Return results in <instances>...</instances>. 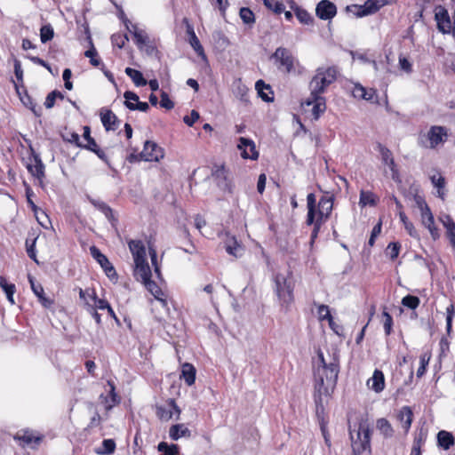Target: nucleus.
Returning <instances> with one entry per match:
<instances>
[{
  "label": "nucleus",
  "mask_w": 455,
  "mask_h": 455,
  "mask_svg": "<svg viewBox=\"0 0 455 455\" xmlns=\"http://www.w3.org/2000/svg\"><path fill=\"white\" fill-rule=\"evenodd\" d=\"M435 18L437 22L439 31L443 34H449L451 31V21L445 8L443 6L436 7Z\"/></svg>",
  "instance_id": "obj_14"
},
{
  "label": "nucleus",
  "mask_w": 455,
  "mask_h": 455,
  "mask_svg": "<svg viewBox=\"0 0 455 455\" xmlns=\"http://www.w3.org/2000/svg\"><path fill=\"white\" fill-rule=\"evenodd\" d=\"M128 246L134 261V277L137 281H140L156 299L165 305V300L161 298L163 295L161 288L151 280L152 273L147 261L146 248L143 242L140 240H130Z\"/></svg>",
  "instance_id": "obj_2"
},
{
  "label": "nucleus",
  "mask_w": 455,
  "mask_h": 455,
  "mask_svg": "<svg viewBox=\"0 0 455 455\" xmlns=\"http://www.w3.org/2000/svg\"><path fill=\"white\" fill-rule=\"evenodd\" d=\"M84 55L90 59V63L94 66V67H98L100 64V59L99 58L98 56V52L96 51V49L93 47V45L92 44V47L91 49L87 50L85 52H84Z\"/></svg>",
  "instance_id": "obj_49"
},
{
  "label": "nucleus",
  "mask_w": 455,
  "mask_h": 455,
  "mask_svg": "<svg viewBox=\"0 0 455 455\" xmlns=\"http://www.w3.org/2000/svg\"><path fill=\"white\" fill-rule=\"evenodd\" d=\"M379 9V6L371 1H367L363 6H360V12L358 13V16H366L371 13H374Z\"/></svg>",
  "instance_id": "obj_44"
},
{
  "label": "nucleus",
  "mask_w": 455,
  "mask_h": 455,
  "mask_svg": "<svg viewBox=\"0 0 455 455\" xmlns=\"http://www.w3.org/2000/svg\"><path fill=\"white\" fill-rule=\"evenodd\" d=\"M399 66L400 68L405 71L406 73H411L412 71V66L405 57H399Z\"/></svg>",
  "instance_id": "obj_64"
},
{
  "label": "nucleus",
  "mask_w": 455,
  "mask_h": 455,
  "mask_svg": "<svg viewBox=\"0 0 455 455\" xmlns=\"http://www.w3.org/2000/svg\"><path fill=\"white\" fill-rule=\"evenodd\" d=\"M438 445L443 450H449L455 443L453 435L445 430H442L437 434Z\"/></svg>",
  "instance_id": "obj_33"
},
{
  "label": "nucleus",
  "mask_w": 455,
  "mask_h": 455,
  "mask_svg": "<svg viewBox=\"0 0 455 455\" xmlns=\"http://www.w3.org/2000/svg\"><path fill=\"white\" fill-rule=\"evenodd\" d=\"M358 438L361 440L360 447H357L358 443L356 441L353 442V448L358 450V451H365L370 447V437L371 430L368 427L361 426L358 430Z\"/></svg>",
  "instance_id": "obj_22"
},
{
  "label": "nucleus",
  "mask_w": 455,
  "mask_h": 455,
  "mask_svg": "<svg viewBox=\"0 0 455 455\" xmlns=\"http://www.w3.org/2000/svg\"><path fill=\"white\" fill-rule=\"evenodd\" d=\"M181 411L173 399H169L165 405L156 406V414L163 421H168L175 416V419H180Z\"/></svg>",
  "instance_id": "obj_8"
},
{
  "label": "nucleus",
  "mask_w": 455,
  "mask_h": 455,
  "mask_svg": "<svg viewBox=\"0 0 455 455\" xmlns=\"http://www.w3.org/2000/svg\"><path fill=\"white\" fill-rule=\"evenodd\" d=\"M413 419V413L411 409L409 406H403L401 408L397 414V419L402 425V427L408 432Z\"/></svg>",
  "instance_id": "obj_26"
},
{
  "label": "nucleus",
  "mask_w": 455,
  "mask_h": 455,
  "mask_svg": "<svg viewBox=\"0 0 455 455\" xmlns=\"http://www.w3.org/2000/svg\"><path fill=\"white\" fill-rule=\"evenodd\" d=\"M377 148L380 154L382 163L385 165L388 166V168L390 169L392 172V179L394 180H397L399 177V172L396 168V164L395 163L392 152L387 147L380 143L377 145Z\"/></svg>",
  "instance_id": "obj_11"
},
{
  "label": "nucleus",
  "mask_w": 455,
  "mask_h": 455,
  "mask_svg": "<svg viewBox=\"0 0 455 455\" xmlns=\"http://www.w3.org/2000/svg\"><path fill=\"white\" fill-rule=\"evenodd\" d=\"M333 208V196H323L318 202V208L316 209L317 218L316 220L325 222Z\"/></svg>",
  "instance_id": "obj_12"
},
{
  "label": "nucleus",
  "mask_w": 455,
  "mask_h": 455,
  "mask_svg": "<svg viewBox=\"0 0 455 455\" xmlns=\"http://www.w3.org/2000/svg\"><path fill=\"white\" fill-rule=\"evenodd\" d=\"M430 358H431V354L429 352H425L420 355V365L417 371L418 378H421L425 374V372L427 371V366L428 365Z\"/></svg>",
  "instance_id": "obj_41"
},
{
  "label": "nucleus",
  "mask_w": 455,
  "mask_h": 455,
  "mask_svg": "<svg viewBox=\"0 0 455 455\" xmlns=\"http://www.w3.org/2000/svg\"><path fill=\"white\" fill-rule=\"evenodd\" d=\"M62 137L64 140L80 146V136L76 132H68Z\"/></svg>",
  "instance_id": "obj_59"
},
{
  "label": "nucleus",
  "mask_w": 455,
  "mask_h": 455,
  "mask_svg": "<svg viewBox=\"0 0 455 455\" xmlns=\"http://www.w3.org/2000/svg\"><path fill=\"white\" fill-rule=\"evenodd\" d=\"M28 281L33 292L38 298L41 304L46 308L50 307L52 305L53 301L44 296V291L42 285L39 283H36L35 280L31 276H28Z\"/></svg>",
  "instance_id": "obj_24"
},
{
  "label": "nucleus",
  "mask_w": 455,
  "mask_h": 455,
  "mask_svg": "<svg viewBox=\"0 0 455 455\" xmlns=\"http://www.w3.org/2000/svg\"><path fill=\"white\" fill-rule=\"evenodd\" d=\"M296 17L299 20L300 23L303 24H311L313 22L312 16L303 9H297L296 10Z\"/></svg>",
  "instance_id": "obj_52"
},
{
  "label": "nucleus",
  "mask_w": 455,
  "mask_h": 455,
  "mask_svg": "<svg viewBox=\"0 0 455 455\" xmlns=\"http://www.w3.org/2000/svg\"><path fill=\"white\" fill-rule=\"evenodd\" d=\"M127 108L130 110H139L141 112H147L149 109V106L147 102L138 101L136 104H127Z\"/></svg>",
  "instance_id": "obj_63"
},
{
  "label": "nucleus",
  "mask_w": 455,
  "mask_h": 455,
  "mask_svg": "<svg viewBox=\"0 0 455 455\" xmlns=\"http://www.w3.org/2000/svg\"><path fill=\"white\" fill-rule=\"evenodd\" d=\"M271 59L275 61L278 69L291 73L295 70L297 60L291 52L284 47H278L272 54Z\"/></svg>",
  "instance_id": "obj_7"
},
{
  "label": "nucleus",
  "mask_w": 455,
  "mask_h": 455,
  "mask_svg": "<svg viewBox=\"0 0 455 455\" xmlns=\"http://www.w3.org/2000/svg\"><path fill=\"white\" fill-rule=\"evenodd\" d=\"M56 98H60L62 99L63 98V95L61 94V92H58V91H53L52 92H50L46 99H45V101H44V106L46 108H52L54 104H55V100Z\"/></svg>",
  "instance_id": "obj_54"
},
{
  "label": "nucleus",
  "mask_w": 455,
  "mask_h": 455,
  "mask_svg": "<svg viewBox=\"0 0 455 455\" xmlns=\"http://www.w3.org/2000/svg\"><path fill=\"white\" fill-rule=\"evenodd\" d=\"M160 106L166 109H172L174 108V103L169 98L168 94L165 92H162L161 93V100Z\"/></svg>",
  "instance_id": "obj_58"
},
{
  "label": "nucleus",
  "mask_w": 455,
  "mask_h": 455,
  "mask_svg": "<svg viewBox=\"0 0 455 455\" xmlns=\"http://www.w3.org/2000/svg\"><path fill=\"white\" fill-rule=\"evenodd\" d=\"M239 15L245 24L252 25L255 22L254 13L247 7L241 8Z\"/></svg>",
  "instance_id": "obj_42"
},
{
  "label": "nucleus",
  "mask_w": 455,
  "mask_h": 455,
  "mask_svg": "<svg viewBox=\"0 0 455 455\" xmlns=\"http://www.w3.org/2000/svg\"><path fill=\"white\" fill-rule=\"evenodd\" d=\"M448 139V129L441 125H432L426 133L418 138V144L421 148L435 149L445 143Z\"/></svg>",
  "instance_id": "obj_5"
},
{
  "label": "nucleus",
  "mask_w": 455,
  "mask_h": 455,
  "mask_svg": "<svg viewBox=\"0 0 455 455\" xmlns=\"http://www.w3.org/2000/svg\"><path fill=\"white\" fill-rule=\"evenodd\" d=\"M91 299L94 301L95 307L101 310L108 309L109 315L113 317H116L115 313L110 305L108 304V302L105 299H97L94 291L92 292Z\"/></svg>",
  "instance_id": "obj_40"
},
{
  "label": "nucleus",
  "mask_w": 455,
  "mask_h": 455,
  "mask_svg": "<svg viewBox=\"0 0 455 455\" xmlns=\"http://www.w3.org/2000/svg\"><path fill=\"white\" fill-rule=\"evenodd\" d=\"M376 428L385 438H391L394 436L395 430L390 422L385 418L377 419Z\"/></svg>",
  "instance_id": "obj_30"
},
{
  "label": "nucleus",
  "mask_w": 455,
  "mask_h": 455,
  "mask_svg": "<svg viewBox=\"0 0 455 455\" xmlns=\"http://www.w3.org/2000/svg\"><path fill=\"white\" fill-rule=\"evenodd\" d=\"M264 4L274 12L280 14L284 11L283 3L275 0H264Z\"/></svg>",
  "instance_id": "obj_47"
},
{
  "label": "nucleus",
  "mask_w": 455,
  "mask_h": 455,
  "mask_svg": "<svg viewBox=\"0 0 455 455\" xmlns=\"http://www.w3.org/2000/svg\"><path fill=\"white\" fill-rule=\"evenodd\" d=\"M169 435L171 439L177 441L181 437H190L191 431L184 424H176L170 427Z\"/></svg>",
  "instance_id": "obj_28"
},
{
  "label": "nucleus",
  "mask_w": 455,
  "mask_h": 455,
  "mask_svg": "<svg viewBox=\"0 0 455 455\" xmlns=\"http://www.w3.org/2000/svg\"><path fill=\"white\" fill-rule=\"evenodd\" d=\"M238 148L241 151V156L244 159L256 160L259 157V153L255 148L254 142L243 137L239 139Z\"/></svg>",
  "instance_id": "obj_15"
},
{
  "label": "nucleus",
  "mask_w": 455,
  "mask_h": 455,
  "mask_svg": "<svg viewBox=\"0 0 455 455\" xmlns=\"http://www.w3.org/2000/svg\"><path fill=\"white\" fill-rule=\"evenodd\" d=\"M0 287L6 294V298L8 301L13 305L15 304L13 295L16 291V287L13 283H8L6 279L3 276H0Z\"/></svg>",
  "instance_id": "obj_37"
},
{
  "label": "nucleus",
  "mask_w": 455,
  "mask_h": 455,
  "mask_svg": "<svg viewBox=\"0 0 455 455\" xmlns=\"http://www.w3.org/2000/svg\"><path fill=\"white\" fill-rule=\"evenodd\" d=\"M187 32L189 35V44L192 48L198 53V55L204 56V48L194 31V28L189 24L187 26Z\"/></svg>",
  "instance_id": "obj_34"
},
{
  "label": "nucleus",
  "mask_w": 455,
  "mask_h": 455,
  "mask_svg": "<svg viewBox=\"0 0 455 455\" xmlns=\"http://www.w3.org/2000/svg\"><path fill=\"white\" fill-rule=\"evenodd\" d=\"M315 12L321 20H331L336 15L337 8L333 3L322 0L317 4Z\"/></svg>",
  "instance_id": "obj_16"
},
{
  "label": "nucleus",
  "mask_w": 455,
  "mask_h": 455,
  "mask_svg": "<svg viewBox=\"0 0 455 455\" xmlns=\"http://www.w3.org/2000/svg\"><path fill=\"white\" fill-rule=\"evenodd\" d=\"M90 202L94 207L100 211L109 220L113 219L111 208L102 201L96 199H90Z\"/></svg>",
  "instance_id": "obj_39"
},
{
  "label": "nucleus",
  "mask_w": 455,
  "mask_h": 455,
  "mask_svg": "<svg viewBox=\"0 0 455 455\" xmlns=\"http://www.w3.org/2000/svg\"><path fill=\"white\" fill-rule=\"evenodd\" d=\"M28 172L37 180H42L44 177V165L38 155H34L27 166Z\"/></svg>",
  "instance_id": "obj_18"
},
{
  "label": "nucleus",
  "mask_w": 455,
  "mask_h": 455,
  "mask_svg": "<svg viewBox=\"0 0 455 455\" xmlns=\"http://www.w3.org/2000/svg\"><path fill=\"white\" fill-rule=\"evenodd\" d=\"M125 99L124 105L127 108V104H136L139 101V96L131 91H127L124 93Z\"/></svg>",
  "instance_id": "obj_60"
},
{
  "label": "nucleus",
  "mask_w": 455,
  "mask_h": 455,
  "mask_svg": "<svg viewBox=\"0 0 455 455\" xmlns=\"http://www.w3.org/2000/svg\"><path fill=\"white\" fill-rule=\"evenodd\" d=\"M431 181H432V184L438 188V196L441 197V198H443V188H444V184H445V180L443 177H442L441 175L439 176H435V175H433L431 177Z\"/></svg>",
  "instance_id": "obj_50"
},
{
  "label": "nucleus",
  "mask_w": 455,
  "mask_h": 455,
  "mask_svg": "<svg viewBox=\"0 0 455 455\" xmlns=\"http://www.w3.org/2000/svg\"><path fill=\"white\" fill-rule=\"evenodd\" d=\"M421 222L429 230L432 237L436 239L438 237V229L435 226L434 216L431 212L430 208H425L424 211L420 212Z\"/></svg>",
  "instance_id": "obj_19"
},
{
  "label": "nucleus",
  "mask_w": 455,
  "mask_h": 455,
  "mask_svg": "<svg viewBox=\"0 0 455 455\" xmlns=\"http://www.w3.org/2000/svg\"><path fill=\"white\" fill-rule=\"evenodd\" d=\"M158 451L163 452L164 455H177L179 448L176 444L168 445L162 442L158 444Z\"/></svg>",
  "instance_id": "obj_45"
},
{
  "label": "nucleus",
  "mask_w": 455,
  "mask_h": 455,
  "mask_svg": "<svg viewBox=\"0 0 455 455\" xmlns=\"http://www.w3.org/2000/svg\"><path fill=\"white\" fill-rule=\"evenodd\" d=\"M196 373V368L191 363L182 364L180 379H183L188 386H192L195 383Z\"/></svg>",
  "instance_id": "obj_29"
},
{
  "label": "nucleus",
  "mask_w": 455,
  "mask_h": 455,
  "mask_svg": "<svg viewBox=\"0 0 455 455\" xmlns=\"http://www.w3.org/2000/svg\"><path fill=\"white\" fill-rule=\"evenodd\" d=\"M199 117V113L196 110H192L190 116H185L183 117V121L187 125L193 126Z\"/></svg>",
  "instance_id": "obj_62"
},
{
  "label": "nucleus",
  "mask_w": 455,
  "mask_h": 455,
  "mask_svg": "<svg viewBox=\"0 0 455 455\" xmlns=\"http://www.w3.org/2000/svg\"><path fill=\"white\" fill-rule=\"evenodd\" d=\"M454 316V307L453 305H450L446 307V331L448 333L451 332V323Z\"/></svg>",
  "instance_id": "obj_57"
},
{
  "label": "nucleus",
  "mask_w": 455,
  "mask_h": 455,
  "mask_svg": "<svg viewBox=\"0 0 455 455\" xmlns=\"http://www.w3.org/2000/svg\"><path fill=\"white\" fill-rule=\"evenodd\" d=\"M338 69L336 67H320L316 68L308 84L310 94L323 96L327 88L336 81Z\"/></svg>",
  "instance_id": "obj_3"
},
{
  "label": "nucleus",
  "mask_w": 455,
  "mask_h": 455,
  "mask_svg": "<svg viewBox=\"0 0 455 455\" xmlns=\"http://www.w3.org/2000/svg\"><path fill=\"white\" fill-rule=\"evenodd\" d=\"M353 95L355 98L373 101L376 98V90L372 88L366 89L363 85L356 84L353 88Z\"/></svg>",
  "instance_id": "obj_25"
},
{
  "label": "nucleus",
  "mask_w": 455,
  "mask_h": 455,
  "mask_svg": "<svg viewBox=\"0 0 455 455\" xmlns=\"http://www.w3.org/2000/svg\"><path fill=\"white\" fill-rule=\"evenodd\" d=\"M318 317L321 321L328 320V323L332 320V316L330 313L329 307L326 305H320L317 309Z\"/></svg>",
  "instance_id": "obj_56"
},
{
  "label": "nucleus",
  "mask_w": 455,
  "mask_h": 455,
  "mask_svg": "<svg viewBox=\"0 0 455 455\" xmlns=\"http://www.w3.org/2000/svg\"><path fill=\"white\" fill-rule=\"evenodd\" d=\"M54 36L53 28L50 24L44 25L40 29L41 42L45 44L52 40Z\"/></svg>",
  "instance_id": "obj_43"
},
{
  "label": "nucleus",
  "mask_w": 455,
  "mask_h": 455,
  "mask_svg": "<svg viewBox=\"0 0 455 455\" xmlns=\"http://www.w3.org/2000/svg\"><path fill=\"white\" fill-rule=\"evenodd\" d=\"M275 291L280 305L288 308L294 300V283L291 276L276 274L274 277Z\"/></svg>",
  "instance_id": "obj_4"
},
{
  "label": "nucleus",
  "mask_w": 455,
  "mask_h": 455,
  "mask_svg": "<svg viewBox=\"0 0 455 455\" xmlns=\"http://www.w3.org/2000/svg\"><path fill=\"white\" fill-rule=\"evenodd\" d=\"M108 384L110 387L109 395H100V403L104 405L105 409L109 411L119 403V399L115 392L116 388L114 383L108 380Z\"/></svg>",
  "instance_id": "obj_23"
},
{
  "label": "nucleus",
  "mask_w": 455,
  "mask_h": 455,
  "mask_svg": "<svg viewBox=\"0 0 455 455\" xmlns=\"http://www.w3.org/2000/svg\"><path fill=\"white\" fill-rule=\"evenodd\" d=\"M125 74L132 80L136 86H145L148 84L142 73L137 69L126 68Z\"/></svg>",
  "instance_id": "obj_36"
},
{
  "label": "nucleus",
  "mask_w": 455,
  "mask_h": 455,
  "mask_svg": "<svg viewBox=\"0 0 455 455\" xmlns=\"http://www.w3.org/2000/svg\"><path fill=\"white\" fill-rule=\"evenodd\" d=\"M126 29L133 35L139 49L146 51L148 54H153L156 47L151 44L148 34L137 25L132 24L128 19L124 20Z\"/></svg>",
  "instance_id": "obj_6"
},
{
  "label": "nucleus",
  "mask_w": 455,
  "mask_h": 455,
  "mask_svg": "<svg viewBox=\"0 0 455 455\" xmlns=\"http://www.w3.org/2000/svg\"><path fill=\"white\" fill-rule=\"evenodd\" d=\"M378 197L371 191L362 190L360 193L359 205L363 208L365 206H375Z\"/></svg>",
  "instance_id": "obj_35"
},
{
  "label": "nucleus",
  "mask_w": 455,
  "mask_h": 455,
  "mask_svg": "<svg viewBox=\"0 0 455 455\" xmlns=\"http://www.w3.org/2000/svg\"><path fill=\"white\" fill-rule=\"evenodd\" d=\"M227 252L235 258L241 257L243 252V246L237 243L235 237L228 238L225 243Z\"/></svg>",
  "instance_id": "obj_31"
},
{
  "label": "nucleus",
  "mask_w": 455,
  "mask_h": 455,
  "mask_svg": "<svg viewBox=\"0 0 455 455\" xmlns=\"http://www.w3.org/2000/svg\"><path fill=\"white\" fill-rule=\"evenodd\" d=\"M400 248L401 246L399 243H390L387 247L386 253L392 260H394L398 257Z\"/></svg>",
  "instance_id": "obj_51"
},
{
  "label": "nucleus",
  "mask_w": 455,
  "mask_h": 455,
  "mask_svg": "<svg viewBox=\"0 0 455 455\" xmlns=\"http://www.w3.org/2000/svg\"><path fill=\"white\" fill-rule=\"evenodd\" d=\"M127 41H129V38L126 35L114 34L111 36L112 44L119 49H122Z\"/></svg>",
  "instance_id": "obj_55"
},
{
  "label": "nucleus",
  "mask_w": 455,
  "mask_h": 455,
  "mask_svg": "<svg viewBox=\"0 0 455 455\" xmlns=\"http://www.w3.org/2000/svg\"><path fill=\"white\" fill-rule=\"evenodd\" d=\"M307 214L306 219V224L307 226H315V220L317 218L316 213V199L315 196L313 193H310L307 196Z\"/></svg>",
  "instance_id": "obj_21"
},
{
  "label": "nucleus",
  "mask_w": 455,
  "mask_h": 455,
  "mask_svg": "<svg viewBox=\"0 0 455 455\" xmlns=\"http://www.w3.org/2000/svg\"><path fill=\"white\" fill-rule=\"evenodd\" d=\"M255 88L258 91V94L264 101L270 102L273 100V96L269 95L273 94L270 86L266 84L262 80L256 82Z\"/></svg>",
  "instance_id": "obj_32"
},
{
  "label": "nucleus",
  "mask_w": 455,
  "mask_h": 455,
  "mask_svg": "<svg viewBox=\"0 0 455 455\" xmlns=\"http://www.w3.org/2000/svg\"><path fill=\"white\" fill-rule=\"evenodd\" d=\"M419 299L412 295H407L402 299V305L411 309L417 308L419 305Z\"/></svg>",
  "instance_id": "obj_46"
},
{
  "label": "nucleus",
  "mask_w": 455,
  "mask_h": 455,
  "mask_svg": "<svg viewBox=\"0 0 455 455\" xmlns=\"http://www.w3.org/2000/svg\"><path fill=\"white\" fill-rule=\"evenodd\" d=\"M367 387L376 393L385 388V377L381 371L375 370L371 378L367 380Z\"/></svg>",
  "instance_id": "obj_20"
},
{
  "label": "nucleus",
  "mask_w": 455,
  "mask_h": 455,
  "mask_svg": "<svg viewBox=\"0 0 455 455\" xmlns=\"http://www.w3.org/2000/svg\"><path fill=\"white\" fill-rule=\"evenodd\" d=\"M102 447L103 450L98 451V453L110 455L114 453L116 450V443L113 439H105L102 442Z\"/></svg>",
  "instance_id": "obj_48"
},
{
  "label": "nucleus",
  "mask_w": 455,
  "mask_h": 455,
  "mask_svg": "<svg viewBox=\"0 0 455 455\" xmlns=\"http://www.w3.org/2000/svg\"><path fill=\"white\" fill-rule=\"evenodd\" d=\"M320 364L315 373V402L317 411L323 408V399L330 396L333 391L339 371L338 359L333 356L327 362L323 354L319 351Z\"/></svg>",
  "instance_id": "obj_1"
},
{
  "label": "nucleus",
  "mask_w": 455,
  "mask_h": 455,
  "mask_svg": "<svg viewBox=\"0 0 455 455\" xmlns=\"http://www.w3.org/2000/svg\"><path fill=\"white\" fill-rule=\"evenodd\" d=\"M90 251L93 259H95L97 262L101 266V267L104 269L106 275L108 277H116V272L114 267L109 262L108 258L104 254H102L101 251L96 246H92L90 248Z\"/></svg>",
  "instance_id": "obj_13"
},
{
  "label": "nucleus",
  "mask_w": 455,
  "mask_h": 455,
  "mask_svg": "<svg viewBox=\"0 0 455 455\" xmlns=\"http://www.w3.org/2000/svg\"><path fill=\"white\" fill-rule=\"evenodd\" d=\"M303 107L312 106V116L317 120L320 116L326 110V100L322 95L310 94L301 104Z\"/></svg>",
  "instance_id": "obj_10"
},
{
  "label": "nucleus",
  "mask_w": 455,
  "mask_h": 455,
  "mask_svg": "<svg viewBox=\"0 0 455 455\" xmlns=\"http://www.w3.org/2000/svg\"><path fill=\"white\" fill-rule=\"evenodd\" d=\"M426 440L427 434L421 430L415 435L412 447H418L421 449V446L425 443Z\"/></svg>",
  "instance_id": "obj_61"
},
{
  "label": "nucleus",
  "mask_w": 455,
  "mask_h": 455,
  "mask_svg": "<svg viewBox=\"0 0 455 455\" xmlns=\"http://www.w3.org/2000/svg\"><path fill=\"white\" fill-rule=\"evenodd\" d=\"M140 157L148 162H159L164 156V149L156 142L147 140L144 143L143 150L140 153Z\"/></svg>",
  "instance_id": "obj_9"
},
{
  "label": "nucleus",
  "mask_w": 455,
  "mask_h": 455,
  "mask_svg": "<svg viewBox=\"0 0 455 455\" xmlns=\"http://www.w3.org/2000/svg\"><path fill=\"white\" fill-rule=\"evenodd\" d=\"M212 175L218 180V185L220 187L226 188L228 186V171L223 165L217 166Z\"/></svg>",
  "instance_id": "obj_38"
},
{
  "label": "nucleus",
  "mask_w": 455,
  "mask_h": 455,
  "mask_svg": "<svg viewBox=\"0 0 455 455\" xmlns=\"http://www.w3.org/2000/svg\"><path fill=\"white\" fill-rule=\"evenodd\" d=\"M382 317H383V327H384L385 333H386V335H390V333L392 331V326H393V318H392L391 315L387 311H384L382 313Z\"/></svg>",
  "instance_id": "obj_53"
},
{
  "label": "nucleus",
  "mask_w": 455,
  "mask_h": 455,
  "mask_svg": "<svg viewBox=\"0 0 455 455\" xmlns=\"http://www.w3.org/2000/svg\"><path fill=\"white\" fill-rule=\"evenodd\" d=\"M14 439L22 442L24 445L32 446L39 444L43 436L36 435L32 430L23 429L16 434Z\"/></svg>",
  "instance_id": "obj_17"
},
{
  "label": "nucleus",
  "mask_w": 455,
  "mask_h": 455,
  "mask_svg": "<svg viewBox=\"0 0 455 455\" xmlns=\"http://www.w3.org/2000/svg\"><path fill=\"white\" fill-rule=\"evenodd\" d=\"M100 119L107 131H115L116 129L117 117L111 110L102 109L100 111Z\"/></svg>",
  "instance_id": "obj_27"
}]
</instances>
